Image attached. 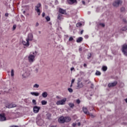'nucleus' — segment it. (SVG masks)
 I'll return each mask as SVG.
<instances>
[{
	"label": "nucleus",
	"instance_id": "nucleus-1",
	"mask_svg": "<svg viewBox=\"0 0 127 127\" xmlns=\"http://www.w3.org/2000/svg\"><path fill=\"white\" fill-rule=\"evenodd\" d=\"M37 55V52H31L28 56V61L30 64H32L35 61V57Z\"/></svg>",
	"mask_w": 127,
	"mask_h": 127
},
{
	"label": "nucleus",
	"instance_id": "nucleus-2",
	"mask_svg": "<svg viewBox=\"0 0 127 127\" xmlns=\"http://www.w3.org/2000/svg\"><path fill=\"white\" fill-rule=\"evenodd\" d=\"M30 69H29V68H26L22 74L23 78H28V77L30 76Z\"/></svg>",
	"mask_w": 127,
	"mask_h": 127
},
{
	"label": "nucleus",
	"instance_id": "nucleus-3",
	"mask_svg": "<svg viewBox=\"0 0 127 127\" xmlns=\"http://www.w3.org/2000/svg\"><path fill=\"white\" fill-rule=\"evenodd\" d=\"M40 6H41V4L39 3L35 7V10L37 12L38 15H40V9H39Z\"/></svg>",
	"mask_w": 127,
	"mask_h": 127
},
{
	"label": "nucleus",
	"instance_id": "nucleus-4",
	"mask_svg": "<svg viewBox=\"0 0 127 127\" xmlns=\"http://www.w3.org/2000/svg\"><path fill=\"white\" fill-rule=\"evenodd\" d=\"M122 52L124 53L125 56H127V45L124 44L122 47Z\"/></svg>",
	"mask_w": 127,
	"mask_h": 127
},
{
	"label": "nucleus",
	"instance_id": "nucleus-5",
	"mask_svg": "<svg viewBox=\"0 0 127 127\" xmlns=\"http://www.w3.org/2000/svg\"><path fill=\"white\" fill-rule=\"evenodd\" d=\"M123 3V1L121 0H115L113 3V6L116 7H118L120 4H122Z\"/></svg>",
	"mask_w": 127,
	"mask_h": 127
},
{
	"label": "nucleus",
	"instance_id": "nucleus-6",
	"mask_svg": "<svg viewBox=\"0 0 127 127\" xmlns=\"http://www.w3.org/2000/svg\"><path fill=\"white\" fill-rule=\"evenodd\" d=\"M67 101V99L64 98V99L62 100H60L57 102L56 104L58 105H65V102Z\"/></svg>",
	"mask_w": 127,
	"mask_h": 127
},
{
	"label": "nucleus",
	"instance_id": "nucleus-7",
	"mask_svg": "<svg viewBox=\"0 0 127 127\" xmlns=\"http://www.w3.org/2000/svg\"><path fill=\"white\" fill-rule=\"evenodd\" d=\"M33 110L34 114H38V113H39V111L40 110V107L35 106L33 107Z\"/></svg>",
	"mask_w": 127,
	"mask_h": 127
},
{
	"label": "nucleus",
	"instance_id": "nucleus-8",
	"mask_svg": "<svg viewBox=\"0 0 127 127\" xmlns=\"http://www.w3.org/2000/svg\"><path fill=\"white\" fill-rule=\"evenodd\" d=\"M33 39V35L32 33H29L28 35V37L26 39V41H32Z\"/></svg>",
	"mask_w": 127,
	"mask_h": 127
},
{
	"label": "nucleus",
	"instance_id": "nucleus-9",
	"mask_svg": "<svg viewBox=\"0 0 127 127\" xmlns=\"http://www.w3.org/2000/svg\"><path fill=\"white\" fill-rule=\"evenodd\" d=\"M83 111L84 113V114H85V115H89V116H91V117H93V114H90V113L88 111V109H87V108L83 107Z\"/></svg>",
	"mask_w": 127,
	"mask_h": 127
},
{
	"label": "nucleus",
	"instance_id": "nucleus-10",
	"mask_svg": "<svg viewBox=\"0 0 127 127\" xmlns=\"http://www.w3.org/2000/svg\"><path fill=\"white\" fill-rule=\"evenodd\" d=\"M4 121H6L5 115L4 114H0V122H3Z\"/></svg>",
	"mask_w": 127,
	"mask_h": 127
},
{
	"label": "nucleus",
	"instance_id": "nucleus-11",
	"mask_svg": "<svg viewBox=\"0 0 127 127\" xmlns=\"http://www.w3.org/2000/svg\"><path fill=\"white\" fill-rule=\"evenodd\" d=\"M59 122L61 124H64L65 123V117H61L59 119Z\"/></svg>",
	"mask_w": 127,
	"mask_h": 127
},
{
	"label": "nucleus",
	"instance_id": "nucleus-12",
	"mask_svg": "<svg viewBox=\"0 0 127 127\" xmlns=\"http://www.w3.org/2000/svg\"><path fill=\"white\" fill-rule=\"evenodd\" d=\"M117 84H118V82L117 81H115V82H112L111 83H109L108 84V87H109V88H111V87H115V86L117 85Z\"/></svg>",
	"mask_w": 127,
	"mask_h": 127
},
{
	"label": "nucleus",
	"instance_id": "nucleus-13",
	"mask_svg": "<svg viewBox=\"0 0 127 127\" xmlns=\"http://www.w3.org/2000/svg\"><path fill=\"white\" fill-rule=\"evenodd\" d=\"M59 12L62 13V14H66V10L60 8L59 9Z\"/></svg>",
	"mask_w": 127,
	"mask_h": 127
},
{
	"label": "nucleus",
	"instance_id": "nucleus-14",
	"mask_svg": "<svg viewBox=\"0 0 127 127\" xmlns=\"http://www.w3.org/2000/svg\"><path fill=\"white\" fill-rule=\"evenodd\" d=\"M22 43L23 45H24V46H26V47L29 46V41H25L23 40L22 41Z\"/></svg>",
	"mask_w": 127,
	"mask_h": 127
},
{
	"label": "nucleus",
	"instance_id": "nucleus-15",
	"mask_svg": "<svg viewBox=\"0 0 127 127\" xmlns=\"http://www.w3.org/2000/svg\"><path fill=\"white\" fill-rule=\"evenodd\" d=\"M6 107V108H8V109H11V108H15V107H16V105L13 104H10L7 105Z\"/></svg>",
	"mask_w": 127,
	"mask_h": 127
},
{
	"label": "nucleus",
	"instance_id": "nucleus-16",
	"mask_svg": "<svg viewBox=\"0 0 127 127\" xmlns=\"http://www.w3.org/2000/svg\"><path fill=\"white\" fill-rule=\"evenodd\" d=\"M30 94L32 95V96H35L36 97H38V96H39L40 95V93L39 92H32L30 93Z\"/></svg>",
	"mask_w": 127,
	"mask_h": 127
},
{
	"label": "nucleus",
	"instance_id": "nucleus-17",
	"mask_svg": "<svg viewBox=\"0 0 127 127\" xmlns=\"http://www.w3.org/2000/svg\"><path fill=\"white\" fill-rule=\"evenodd\" d=\"M67 2L70 4H73V3H75V2H77L76 0H67Z\"/></svg>",
	"mask_w": 127,
	"mask_h": 127
},
{
	"label": "nucleus",
	"instance_id": "nucleus-18",
	"mask_svg": "<svg viewBox=\"0 0 127 127\" xmlns=\"http://www.w3.org/2000/svg\"><path fill=\"white\" fill-rule=\"evenodd\" d=\"M58 19H59V20H63V15L62 14H59L58 16Z\"/></svg>",
	"mask_w": 127,
	"mask_h": 127
},
{
	"label": "nucleus",
	"instance_id": "nucleus-19",
	"mask_svg": "<svg viewBox=\"0 0 127 127\" xmlns=\"http://www.w3.org/2000/svg\"><path fill=\"white\" fill-rule=\"evenodd\" d=\"M65 122L69 123L71 121V118L70 117H64Z\"/></svg>",
	"mask_w": 127,
	"mask_h": 127
},
{
	"label": "nucleus",
	"instance_id": "nucleus-20",
	"mask_svg": "<svg viewBox=\"0 0 127 127\" xmlns=\"http://www.w3.org/2000/svg\"><path fill=\"white\" fill-rule=\"evenodd\" d=\"M42 96L43 98H47V96H48V93L46 92H44L42 94Z\"/></svg>",
	"mask_w": 127,
	"mask_h": 127
},
{
	"label": "nucleus",
	"instance_id": "nucleus-21",
	"mask_svg": "<svg viewBox=\"0 0 127 127\" xmlns=\"http://www.w3.org/2000/svg\"><path fill=\"white\" fill-rule=\"evenodd\" d=\"M82 41H83V38L79 37L76 40V42H77V43H80V42H82Z\"/></svg>",
	"mask_w": 127,
	"mask_h": 127
},
{
	"label": "nucleus",
	"instance_id": "nucleus-22",
	"mask_svg": "<svg viewBox=\"0 0 127 127\" xmlns=\"http://www.w3.org/2000/svg\"><path fill=\"white\" fill-rule=\"evenodd\" d=\"M41 104L43 106H45V105H47V101L45 100H42L41 101Z\"/></svg>",
	"mask_w": 127,
	"mask_h": 127
},
{
	"label": "nucleus",
	"instance_id": "nucleus-23",
	"mask_svg": "<svg viewBox=\"0 0 127 127\" xmlns=\"http://www.w3.org/2000/svg\"><path fill=\"white\" fill-rule=\"evenodd\" d=\"M102 70L103 71H107V70H108V67H107L106 66H103L102 67Z\"/></svg>",
	"mask_w": 127,
	"mask_h": 127
},
{
	"label": "nucleus",
	"instance_id": "nucleus-24",
	"mask_svg": "<svg viewBox=\"0 0 127 127\" xmlns=\"http://www.w3.org/2000/svg\"><path fill=\"white\" fill-rule=\"evenodd\" d=\"M121 30H122V31H126V30H127V26L123 27L121 29Z\"/></svg>",
	"mask_w": 127,
	"mask_h": 127
},
{
	"label": "nucleus",
	"instance_id": "nucleus-25",
	"mask_svg": "<svg viewBox=\"0 0 127 127\" xmlns=\"http://www.w3.org/2000/svg\"><path fill=\"white\" fill-rule=\"evenodd\" d=\"M33 88H35L36 89H37V88H39V85L38 84H35L33 85Z\"/></svg>",
	"mask_w": 127,
	"mask_h": 127
},
{
	"label": "nucleus",
	"instance_id": "nucleus-26",
	"mask_svg": "<svg viewBox=\"0 0 127 127\" xmlns=\"http://www.w3.org/2000/svg\"><path fill=\"white\" fill-rule=\"evenodd\" d=\"M11 77H13V76H14V70H13V69H11Z\"/></svg>",
	"mask_w": 127,
	"mask_h": 127
},
{
	"label": "nucleus",
	"instance_id": "nucleus-27",
	"mask_svg": "<svg viewBox=\"0 0 127 127\" xmlns=\"http://www.w3.org/2000/svg\"><path fill=\"white\" fill-rule=\"evenodd\" d=\"M32 103H33V105H34V106H35L37 104L36 103V100H35V99L32 100Z\"/></svg>",
	"mask_w": 127,
	"mask_h": 127
},
{
	"label": "nucleus",
	"instance_id": "nucleus-28",
	"mask_svg": "<svg viewBox=\"0 0 127 127\" xmlns=\"http://www.w3.org/2000/svg\"><path fill=\"white\" fill-rule=\"evenodd\" d=\"M101 72L97 70L96 72V75H97V76H100L101 75Z\"/></svg>",
	"mask_w": 127,
	"mask_h": 127
},
{
	"label": "nucleus",
	"instance_id": "nucleus-29",
	"mask_svg": "<svg viewBox=\"0 0 127 127\" xmlns=\"http://www.w3.org/2000/svg\"><path fill=\"white\" fill-rule=\"evenodd\" d=\"M68 105L70 107V108H73L74 107V104L73 103H69L68 104Z\"/></svg>",
	"mask_w": 127,
	"mask_h": 127
},
{
	"label": "nucleus",
	"instance_id": "nucleus-30",
	"mask_svg": "<svg viewBox=\"0 0 127 127\" xmlns=\"http://www.w3.org/2000/svg\"><path fill=\"white\" fill-rule=\"evenodd\" d=\"M46 19L47 21H50V17H49L48 16H47L46 17Z\"/></svg>",
	"mask_w": 127,
	"mask_h": 127
},
{
	"label": "nucleus",
	"instance_id": "nucleus-31",
	"mask_svg": "<svg viewBox=\"0 0 127 127\" xmlns=\"http://www.w3.org/2000/svg\"><path fill=\"white\" fill-rule=\"evenodd\" d=\"M125 10H126V9L125 8V7H123L121 8V12H124V11H125Z\"/></svg>",
	"mask_w": 127,
	"mask_h": 127
},
{
	"label": "nucleus",
	"instance_id": "nucleus-32",
	"mask_svg": "<svg viewBox=\"0 0 127 127\" xmlns=\"http://www.w3.org/2000/svg\"><path fill=\"white\" fill-rule=\"evenodd\" d=\"M82 26V23H77L76 24L77 27H79V26Z\"/></svg>",
	"mask_w": 127,
	"mask_h": 127
},
{
	"label": "nucleus",
	"instance_id": "nucleus-33",
	"mask_svg": "<svg viewBox=\"0 0 127 127\" xmlns=\"http://www.w3.org/2000/svg\"><path fill=\"white\" fill-rule=\"evenodd\" d=\"M68 91L69 92V93H72L73 92V89L72 88H68Z\"/></svg>",
	"mask_w": 127,
	"mask_h": 127
},
{
	"label": "nucleus",
	"instance_id": "nucleus-34",
	"mask_svg": "<svg viewBox=\"0 0 127 127\" xmlns=\"http://www.w3.org/2000/svg\"><path fill=\"white\" fill-rule=\"evenodd\" d=\"M91 56H92V54L91 53H89L88 54V59H90L91 58Z\"/></svg>",
	"mask_w": 127,
	"mask_h": 127
},
{
	"label": "nucleus",
	"instance_id": "nucleus-35",
	"mask_svg": "<svg viewBox=\"0 0 127 127\" xmlns=\"http://www.w3.org/2000/svg\"><path fill=\"white\" fill-rule=\"evenodd\" d=\"M73 37H70L68 40L69 41H73Z\"/></svg>",
	"mask_w": 127,
	"mask_h": 127
},
{
	"label": "nucleus",
	"instance_id": "nucleus-36",
	"mask_svg": "<svg viewBox=\"0 0 127 127\" xmlns=\"http://www.w3.org/2000/svg\"><path fill=\"white\" fill-rule=\"evenodd\" d=\"M38 70H39V68L37 67L35 68V71H36V73L38 72Z\"/></svg>",
	"mask_w": 127,
	"mask_h": 127
},
{
	"label": "nucleus",
	"instance_id": "nucleus-37",
	"mask_svg": "<svg viewBox=\"0 0 127 127\" xmlns=\"http://www.w3.org/2000/svg\"><path fill=\"white\" fill-rule=\"evenodd\" d=\"M100 25H101V26H102V27H105V24L104 23H100Z\"/></svg>",
	"mask_w": 127,
	"mask_h": 127
},
{
	"label": "nucleus",
	"instance_id": "nucleus-38",
	"mask_svg": "<svg viewBox=\"0 0 127 127\" xmlns=\"http://www.w3.org/2000/svg\"><path fill=\"white\" fill-rule=\"evenodd\" d=\"M15 28H16V25H14L13 26V30H15Z\"/></svg>",
	"mask_w": 127,
	"mask_h": 127
},
{
	"label": "nucleus",
	"instance_id": "nucleus-39",
	"mask_svg": "<svg viewBox=\"0 0 127 127\" xmlns=\"http://www.w3.org/2000/svg\"><path fill=\"white\" fill-rule=\"evenodd\" d=\"M76 103H77V104H80V103H81V101H80V100L77 99V100H76Z\"/></svg>",
	"mask_w": 127,
	"mask_h": 127
},
{
	"label": "nucleus",
	"instance_id": "nucleus-40",
	"mask_svg": "<svg viewBox=\"0 0 127 127\" xmlns=\"http://www.w3.org/2000/svg\"><path fill=\"white\" fill-rule=\"evenodd\" d=\"M55 4H58V3H59L58 0H55Z\"/></svg>",
	"mask_w": 127,
	"mask_h": 127
},
{
	"label": "nucleus",
	"instance_id": "nucleus-41",
	"mask_svg": "<svg viewBox=\"0 0 127 127\" xmlns=\"http://www.w3.org/2000/svg\"><path fill=\"white\" fill-rule=\"evenodd\" d=\"M85 38L86 39H88V38H89V36H88V35H86L85 36H84Z\"/></svg>",
	"mask_w": 127,
	"mask_h": 127
},
{
	"label": "nucleus",
	"instance_id": "nucleus-42",
	"mask_svg": "<svg viewBox=\"0 0 127 127\" xmlns=\"http://www.w3.org/2000/svg\"><path fill=\"white\" fill-rule=\"evenodd\" d=\"M78 87H79V88H82V87H83V84L82 83L80 84V85H78Z\"/></svg>",
	"mask_w": 127,
	"mask_h": 127
},
{
	"label": "nucleus",
	"instance_id": "nucleus-43",
	"mask_svg": "<svg viewBox=\"0 0 127 127\" xmlns=\"http://www.w3.org/2000/svg\"><path fill=\"white\" fill-rule=\"evenodd\" d=\"M123 22H124V23H125L126 24V23H127V20H126V19H123Z\"/></svg>",
	"mask_w": 127,
	"mask_h": 127
},
{
	"label": "nucleus",
	"instance_id": "nucleus-44",
	"mask_svg": "<svg viewBox=\"0 0 127 127\" xmlns=\"http://www.w3.org/2000/svg\"><path fill=\"white\" fill-rule=\"evenodd\" d=\"M74 82H75V79H73L71 80V84H73V83H74Z\"/></svg>",
	"mask_w": 127,
	"mask_h": 127
},
{
	"label": "nucleus",
	"instance_id": "nucleus-45",
	"mask_svg": "<svg viewBox=\"0 0 127 127\" xmlns=\"http://www.w3.org/2000/svg\"><path fill=\"white\" fill-rule=\"evenodd\" d=\"M42 16H43V17H44L45 16V13L43 12L42 13Z\"/></svg>",
	"mask_w": 127,
	"mask_h": 127
},
{
	"label": "nucleus",
	"instance_id": "nucleus-46",
	"mask_svg": "<svg viewBox=\"0 0 127 127\" xmlns=\"http://www.w3.org/2000/svg\"><path fill=\"white\" fill-rule=\"evenodd\" d=\"M76 125H77V124H76V123H73V124H72L73 127H75Z\"/></svg>",
	"mask_w": 127,
	"mask_h": 127
},
{
	"label": "nucleus",
	"instance_id": "nucleus-47",
	"mask_svg": "<svg viewBox=\"0 0 127 127\" xmlns=\"http://www.w3.org/2000/svg\"><path fill=\"white\" fill-rule=\"evenodd\" d=\"M5 16H6V17L8 16V13H6L5 14Z\"/></svg>",
	"mask_w": 127,
	"mask_h": 127
},
{
	"label": "nucleus",
	"instance_id": "nucleus-48",
	"mask_svg": "<svg viewBox=\"0 0 127 127\" xmlns=\"http://www.w3.org/2000/svg\"><path fill=\"white\" fill-rule=\"evenodd\" d=\"M39 122H42V120L41 119L40 121H36V122L38 123H39Z\"/></svg>",
	"mask_w": 127,
	"mask_h": 127
},
{
	"label": "nucleus",
	"instance_id": "nucleus-49",
	"mask_svg": "<svg viewBox=\"0 0 127 127\" xmlns=\"http://www.w3.org/2000/svg\"><path fill=\"white\" fill-rule=\"evenodd\" d=\"M83 32H84V30H81L80 32V34H83Z\"/></svg>",
	"mask_w": 127,
	"mask_h": 127
},
{
	"label": "nucleus",
	"instance_id": "nucleus-50",
	"mask_svg": "<svg viewBox=\"0 0 127 127\" xmlns=\"http://www.w3.org/2000/svg\"><path fill=\"white\" fill-rule=\"evenodd\" d=\"M82 3L84 4V5H85V1L82 0Z\"/></svg>",
	"mask_w": 127,
	"mask_h": 127
},
{
	"label": "nucleus",
	"instance_id": "nucleus-51",
	"mask_svg": "<svg viewBox=\"0 0 127 127\" xmlns=\"http://www.w3.org/2000/svg\"><path fill=\"white\" fill-rule=\"evenodd\" d=\"M77 126H78V127H80V126H81V123H78L77 124Z\"/></svg>",
	"mask_w": 127,
	"mask_h": 127
},
{
	"label": "nucleus",
	"instance_id": "nucleus-52",
	"mask_svg": "<svg viewBox=\"0 0 127 127\" xmlns=\"http://www.w3.org/2000/svg\"><path fill=\"white\" fill-rule=\"evenodd\" d=\"M10 127H18V126H10Z\"/></svg>",
	"mask_w": 127,
	"mask_h": 127
},
{
	"label": "nucleus",
	"instance_id": "nucleus-53",
	"mask_svg": "<svg viewBox=\"0 0 127 127\" xmlns=\"http://www.w3.org/2000/svg\"><path fill=\"white\" fill-rule=\"evenodd\" d=\"M38 25H39V23L37 22L36 24V26H38Z\"/></svg>",
	"mask_w": 127,
	"mask_h": 127
},
{
	"label": "nucleus",
	"instance_id": "nucleus-54",
	"mask_svg": "<svg viewBox=\"0 0 127 127\" xmlns=\"http://www.w3.org/2000/svg\"><path fill=\"white\" fill-rule=\"evenodd\" d=\"M82 48H80L79 49V51L81 52V51H82Z\"/></svg>",
	"mask_w": 127,
	"mask_h": 127
},
{
	"label": "nucleus",
	"instance_id": "nucleus-55",
	"mask_svg": "<svg viewBox=\"0 0 127 127\" xmlns=\"http://www.w3.org/2000/svg\"><path fill=\"white\" fill-rule=\"evenodd\" d=\"M83 66H84V67H87V64H83Z\"/></svg>",
	"mask_w": 127,
	"mask_h": 127
},
{
	"label": "nucleus",
	"instance_id": "nucleus-56",
	"mask_svg": "<svg viewBox=\"0 0 127 127\" xmlns=\"http://www.w3.org/2000/svg\"><path fill=\"white\" fill-rule=\"evenodd\" d=\"M70 70H71V71H73V70H74V67H71L70 68Z\"/></svg>",
	"mask_w": 127,
	"mask_h": 127
},
{
	"label": "nucleus",
	"instance_id": "nucleus-57",
	"mask_svg": "<svg viewBox=\"0 0 127 127\" xmlns=\"http://www.w3.org/2000/svg\"><path fill=\"white\" fill-rule=\"evenodd\" d=\"M38 32H39V34H41V31H39Z\"/></svg>",
	"mask_w": 127,
	"mask_h": 127
},
{
	"label": "nucleus",
	"instance_id": "nucleus-58",
	"mask_svg": "<svg viewBox=\"0 0 127 127\" xmlns=\"http://www.w3.org/2000/svg\"><path fill=\"white\" fill-rule=\"evenodd\" d=\"M50 127H56V126H52Z\"/></svg>",
	"mask_w": 127,
	"mask_h": 127
},
{
	"label": "nucleus",
	"instance_id": "nucleus-59",
	"mask_svg": "<svg viewBox=\"0 0 127 127\" xmlns=\"http://www.w3.org/2000/svg\"><path fill=\"white\" fill-rule=\"evenodd\" d=\"M91 12H88V14H90Z\"/></svg>",
	"mask_w": 127,
	"mask_h": 127
},
{
	"label": "nucleus",
	"instance_id": "nucleus-60",
	"mask_svg": "<svg viewBox=\"0 0 127 127\" xmlns=\"http://www.w3.org/2000/svg\"><path fill=\"white\" fill-rule=\"evenodd\" d=\"M73 84H71V85H70V87H72V86H73V85H72Z\"/></svg>",
	"mask_w": 127,
	"mask_h": 127
}]
</instances>
